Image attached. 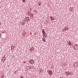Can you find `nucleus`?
Here are the masks:
<instances>
[{"label":"nucleus","mask_w":78,"mask_h":78,"mask_svg":"<svg viewBox=\"0 0 78 78\" xmlns=\"http://www.w3.org/2000/svg\"><path fill=\"white\" fill-rule=\"evenodd\" d=\"M42 30V34H45V35H46L47 33H46V32H45V31H44V30L43 29H42L41 30Z\"/></svg>","instance_id":"1"},{"label":"nucleus","mask_w":78,"mask_h":78,"mask_svg":"<svg viewBox=\"0 0 78 78\" xmlns=\"http://www.w3.org/2000/svg\"><path fill=\"white\" fill-rule=\"evenodd\" d=\"M49 74H50V76H51L53 75V72H52V71H51V70H49Z\"/></svg>","instance_id":"2"},{"label":"nucleus","mask_w":78,"mask_h":78,"mask_svg":"<svg viewBox=\"0 0 78 78\" xmlns=\"http://www.w3.org/2000/svg\"><path fill=\"white\" fill-rule=\"evenodd\" d=\"M70 72H66L65 75H66L67 76L69 75H70Z\"/></svg>","instance_id":"3"},{"label":"nucleus","mask_w":78,"mask_h":78,"mask_svg":"<svg viewBox=\"0 0 78 78\" xmlns=\"http://www.w3.org/2000/svg\"><path fill=\"white\" fill-rule=\"evenodd\" d=\"M69 42L68 43V45H73V44H72V42H70V41H69Z\"/></svg>","instance_id":"4"},{"label":"nucleus","mask_w":78,"mask_h":78,"mask_svg":"<svg viewBox=\"0 0 78 78\" xmlns=\"http://www.w3.org/2000/svg\"><path fill=\"white\" fill-rule=\"evenodd\" d=\"M78 63H76L74 64V67H77V66H78Z\"/></svg>","instance_id":"5"},{"label":"nucleus","mask_w":78,"mask_h":78,"mask_svg":"<svg viewBox=\"0 0 78 78\" xmlns=\"http://www.w3.org/2000/svg\"><path fill=\"white\" fill-rule=\"evenodd\" d=\"M50 18L51 20H55V19L52 16H50Z\"/></svg>","instance_id":"6"},{"label":"nucleus","mask_w":78,"mask_h":78,"mask_svg":"<svg viewBox=\"0 0 78 78\" xmlns=\"http://www.w3.org/2000/svg\"><path fill=\"white\" fill-rule=\"evenodd\" d=\"M34 61L33 59H31L30 64H34Z\"/></svg>","instance_id":"7"},{"label":"nucleus","mask_w":78,"mask_h":78,"mask_svg":"<svg viewBox=\"0 0 78 78\" xmlns=\"http://www.w3.org/2000/svg\"><path fill=\"white\" fill-rule=\"evenodd\" d=\"M73 9V7H70L69 8V10L71 11V12H72V10Z\"/></svg>","instance_id":"8"},{"label":"nucleus","mask_w":78,"mask_h":78,"mask_svg":"<svg viewBox=\"0 0 78 78\" xmlns=\"http://www.w3.org/2000/svg\"><path fill=\"white\" fill-rule=\"evenodd\" d=\"M27 18H28V19H27V21H29L30 20V18L29 17H26V19H27Z\"/></svg>","instance_id":"9"},{"label":"nucleus","mask_w":78,"mask_h":78,"mask_svg":"<svg viewBox=\"0 0 78 78\" xmlns=\"http://www.w3.org/2000/svg\"><path fill=\"white\" fill-rule=\"evenodd\" d=\"M27 18H28V19H27V21H29L30 20V18L29 17H26V19H27Z\"/></svg>","instance_id":"10"},{"label":"nucleus","mask_w":78,"mask_h":78,"mask_svg":"<svg viewBox=\"0 0 78 78\" xmlns=\"http://www.w3.org/2000/svg\"><path fill=\"white\" fill-rule=\"evenodd\" d=\"M78 47H76V46H75L74 47V49H75V50H78Z\"/></svg>","instance_id":"11"},{"label":"nucleus","mask_w":78,"mask_h":78,"mask_svg":"<svg viewBox=\"0 0 78 78\" xmlns=\"http://www.w3.org/2000/svg\"><path fill=\"white\" fill-rule=\"evenodd\" d=\"M3 58H4V59H3V62H4L5 61V59H6V58L5 57V56H4V57H3Z\"/></svg>","instance_id":"12"},{"label":"nucleus","mask_w":78,"mask_h":78,"mask_svg":"<svg viewBox=\"0 0 78 78\" xmlns=\"http://www.w3.org/2000/svg\"><path fill=\"white\" fill-rule=\"evenodd\" d=\"M64 29L65 30H68V27H65Z\"/></svg>","instance_id":"13"},{"label":"nucleus","mask_w":78,"mask_h":78,"mask_svg":"<svg viewBox=\"0 0 78 78\" xmlns=\"http://www.w3.org/2000/svg\"><path fill=\"white\" fill-rule=\"evenodd\" d=\"M42 41L43 42H45V38H44V39L43 38L42 39Z\"/></svg>","instance_id":"14"},{"label":"nucleus","mask_w":78,"mask_h":78,"mask_svg":"<svg viewBox=\"0 0 78 78\" xmlns=\"http://www.w3.org/2000/svg\"><path fill=\"white\" fill-rule=\"evenodd\" d=\"M11 49H12V50H13L14 49V46H12L11 47Z\"/></svg>","instance_id":"15"},{"label":"nucleus","mask_w":78,"mask_h":78,"mask_svg":"<svg viewBox=\"0 0 78 78\" xmlns=\"http://www.w3.org/2000/svg\"><path fill=\"white\" fill-rule=\"evenodd\" d=\"M38 5L39 6H41V3L40 2H39L38 3Z\"/></svg>","instance_id":"16"},{"label":"nucleus","mask_w":78,"mask_h":78,"mask_svg":"<svg viewBox=\"0 0 78 78\" xmlns=\"http://www.w3.org/2000/svg\"><path fill=\"white\" fill-rule=\"evenodd\" d=\"M33 49H34V48L33 47H32L31 48V50L32 51H33V50H34Z\"/></svg>","instance_id":"17"},{"label":"nucleus","mask_w":78,"mask_h":78,"mask_svg":"<svg viewBox=\"0 0 78 78\" xmlns=\"http://www.w3.org/2000/svg\"><path fill=\"white\" fill-rule=\"evenodd\" d=\"M28 14H29V15H30V14H31V12H28Z\"/></svg>","instance_id":"18"},{"label":"nucleus","mask_w":78,"mask_h":78,"mask_svg":"<svg viewBox=\"0 0 78 78\" xmlns=\"http://www.w3.org/2000/svg\"><path fill=\"white\" fill-rule=\"evenodd\" d=\"M23 2L25 3V0H23Z\"/></svg>","instance_id":"19"},{"label":"nucleus","mask_w":78,"mask_h":78,"mask_svg":"<svg viewBox=\"0 0 78 78\" xmlns=\"http://www.w3.org/2000/svg\"><path fill=\"white\" fill-rule=\"evenodd\" d=\"M16 72L17 73V71L16 70L15 72V73H16Z\"/></svg>","instance_id":"20"},{"label":"nucleus","mask_w":78,"mask_h":78,"mask_svg":"<svg viewBox=\"0 0 78 78\" xmlns=\"http://www.w3.org/2000/svg\"><path fill=\"white\" fill-rule=\"evenodd\" d=\"M43 37H45V34H44L43 35Z\"/></svg>","instance_id":"21"},{"label":"nucleus","mask_w":78,"mask_h":78,"mask_svg":"<svg viewBox=\"0 0 78 78\" xmlns=\"http://www.w3.org/2000/svg\"><path fill=\"white\" fill-rule=\"evenodd\" d=\"M20 78H23L24 77H23V76H21Z\"/></svg>","instance_id":"22"},{"label":"nucleus","mask_w":78,"mask_h":78,"mask_svg":"<svg viewBox=\"0 0 78 78\" xmlns=\"http://www.w3.org/2000/svg\"><path fill=\"white\" fill-rule=\"evenodd\" d=\"M44 37H47V34L46 35H45Z\"/></svg>","instance_id":"23"},{"label":"nucleus","mask_w":78,"mask_h":78,"mask_svg":"<svg viewBox=\"0 0 78 78\" xmlns=\"http://www.w3.org/2000/svg\"><path fill=\"white\" fill-rule=\"evenodd\" d=\"M29 62H30V64H31V60H30V61H29Z\"/></svg>","instance_id":"24"},{"label":"nucleus","mask_w":78,"mask_h":78,"mask_svg":"<svg viewBox=\"0 0 78 78\" xmlns=\"http://www.w3.org/2000/svg\"><path fill=\"white\" fill-rule=\"evenodd\" d=\"M24 24H25V23H23V24H22V25H24Z\"/></svg>","instance_id":"25"},{"label":"nucleus","mask_w":78,"mask_h":78,"mask_svg":"<svg viewBox=\"0 0 78 78\" xmlns=\"http://www.w3.org/2000/svg\"><path fill=\"white\" fill-rule=\"evenodd\" d=\"M27 20V19H26V20H25V19H24V21H25V20Z\"/></svg>","instance_id":"26"},{"label":"nucleus","mask_w":78,"mask_h":78,"mask_svg":"<svg viewBox=\"0 0 78 78\" xmlns=\"http://www.w3.org/2000/svg\"><path fill=\"white\" fill-rule=\"evenodd\" d=\"M65 30V29H63V31H64Z\"/></svg>","instance_id":"27"},{"label":"nucleus","mask_w":78,"mask_h":78,"mask_svg":"<svg viewBox=\"0 0 78 78\" xmlns=\"http://www.w3.org/2000/svg\"><path fill=\"white\" fill-rule=\"evenodd\" d=\"M33 69V68H31V67H30L29 69Z\"/></svg>","instance_id":"28"},{"label":"nucleus","mask_w":78,"mask_h":78,"mask_svg":"<svg viewBox=\"0 0 78 78\" xmlns=\"http://www.w3.org/2000/svg\"><path fill=\"white\" fill-rule=\"evenodd\" d=\"M13 48H16V47L13 46Z\"/></svg>","instance_id":"29"},{"label":"nucleus","mask_w":78,"mask_h":78,"mask_svg":"<svg viewBox=\"0 0 78 78\" xmlns=\"http://www.w3.org/2000/svg\"><path fill=\"white\" fill-rule=\"evenodd\" d=\"M30 51H32V50H31V49H30Z\"/></svg>","instance_id":"30"},{"label":"nucleus","mask_w":78,"mask_h":78,"mask_svg":"<svg viewBox=\"0 0 78 78\" xmlns=\"http://www.w3.org/2000/svg\"><path fill=\"white\" fill-rule=\"evenodd\" d=\"M24 63H26V61H24Z\"/></svg>","instance_id":"31"},{"label":"nucleus","mask_w":78,"mask_h":78,"mask_svg":"<svg viewBox=\"0 0 78 78\" xmlns=\"http://www.w3.org/2000/svg\"><path fill=\"white\" fill-rule=\"evenodd\" d=\"M76 47H77L78 46V45L76 44V45H75Z\"/></svg>","instance_id":"32"},{"label":"nucleus","mask_w":78,"mask_h":78,"mask_svg":"<svg viewBox=\"0 0 78 78\" xmlns=\"http://www.w3.org/2000/svg\"><path fill=\"white\" fill-rule=\"evenodd\" d=\"M21 23H22V24L23 23V22H22Z\"/></svg>","instance_id":"33"},{"label":"nucleus","mask_w":78,"mask_h":78,"mask_svg":"<svg viewBox=\"0 0 78 78\" xmlns=\"http://www.w3.org/2000/svg\"><path fill=\"white\" fill-rule=\"evenodd\" d=\"M2 33H3V34H4V32H2Z\"/></svg>","instance_id":"34"},{"label":"nucleus","mask_w":78,"mask_h":78,"mask_svg":"<svg viewBox=\"0 0 78 78\" xmlns=\"http://www.w3.org/2000/svg\"><path fill=\"white\" fill-rule=\"evenodd\" d=\"M2 36V35H1V34H0V36Z\"/></svg>","instance_id":"35"},{"label":"nucleus","mask_w":78,"mask_h":78,"mask_svg":"<svg viewBox=\"0 0 78 78\" xmlns=\"http://www.w3.org/2000/svg\"><path fill=\"white\" fill-rule=\"evenodd\" d=\"M70 75H71V74H70Z\"/></svg>","instance_id":"36"},{"label":"nucleus","mask_w":78,"mask_h":78,"mask_svg":"<svg viewBox=\"0 0 78 78\" xmlns=\"http://www.w3.org/2000/svg\"><path fill=\"white\" fill-rule=\"evenodd\" d=\"M23 22L24 23H25V21H24Z\"/></svg>","instance_id":"37"},{"label":"nucleus","mask_w":78,"mask_h":78,"mask_svg":"<svg viewBox=\"0 0 78 78\" xmlns=\"http://www.w3.org/2000/svg\"><path fill=\"white\" fill-rule=\"evenodd\" d=\"M1 24V23H0V25Z\"/></svg>","instance_id":"38"},{"label":"nucleus","mask_w":78,"mask_h":78,"mask_svg":"<svg viewBox=\"0 0 78 78\" xmlns=\"http://www.w3.org/2000/svg\"><path fill=\"white\" fill-rule=\"evenodd\" d=\"M26 19H28V18H26Z\"/></svg>","instance_id":"39"}]
</instances>
